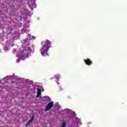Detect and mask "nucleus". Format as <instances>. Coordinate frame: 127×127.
<instances>
[{"mask_svg": "<svg viewBox=\"0 0 127 127\" xmlns=\"http://www.w3.org/2000/svg\"><path fill=\"white\" fill-rule=\"evenodd\" d=\"M34 120V116H32V118L30 119V120L26 124L25 127H28L30 124L33 122Z\"/></svg>", "mask_w": 127, "mask_h": 127, "instance_id": "4", "label": "nucleus"}, {"mask_svg": "<svg viewBox=\"0 0 127 127\" xmlns=\"http://www.w3.org/2000/svg\"><path fill=\"white\" fill-rule=\"evenodd\" d=\"M55 78H56L57 79H60V75H59V74L56 75Z\"/></svg>", "mask_w": 127, "mask_h": 127, "instance_id": "6", "label": "nucleus"}, {"mask_svg": "<svg viewBox=\"0 0 127 127\" xmlns=\"http://www.w3.org/2000/svg\"><path fill=\"white\" fill-rule=\"evenodd\" d=\"M62 127H66V123L65 122H63L62 125Z\"/></svg>", "mask_w": 127, "mask_h": 127, "instance_id": "7", "label": "nucleus"}, {"mask_svg": "<svg viewBox=\"0 0 127 127\" xmlns=\"http://www.w3.org/2000/svg\"><path fill=\"white\" fill-rule=\"evenodd\" d=\"M23 52H26V51H25V50H24L23 51Z\"/></svg>", "mask_w": 127, "mask_h": 127, "instance_id": "8", "label": "nucleus"}, {"mask_svg": "<svg viewBox=\"0 0 127 127\" xmlns=\"http://www.w3.org/2000/svg\"><path fill=\"white\" fill-rule=\"evenodd\" d=\"M41 95V90L39 88H38L37 92V97L38 98L39 96Z\"/></svg>", "mask_w": 127, "mask_h": 127, "instance_id": "5", "label": "nucleus"}, {"mask_svg": "<svg viewBox=\"0 0 127 127\" xmlns=\"http://www.w3.org/2000/svg\"><path fill=\"white\" fill-rule=\"evenodd\" d=\"M84 61L88 66H90L93 64V62L90 60V59H84Z\"/></svg>", "mask_w": 127, "mask_h": 127, "instance_id": "3", "label": "nucleus"}, {"mask_svg": "<svg viewBox=\"0 0 127 127\" xmlns=\"http://www.w3.org/2000/svg\"><path fill=\"white\" fill-rule=\"evenodd\" d=\"M53 102H51L48 103L47 106L46 107V109H45V112H47V111H49L53 107Z\"/></svg>", "mask_w": 127, "mask_h": 127, "instance_id": "2", "label": "nucleus"}, {"mask_svg": "<svg viewBox=\"0 0 127 127\" xmlns=\"http://www.w3.org/2000/svg\"><path fill=\"white\" fill-rule=\"evenodd\" d=\"M42 45L41 54L42 56H45V54H47L48 50L51 47V42L48 40H46L42 42Z\"/></svg>", "mask_w": 127, "mask_h": 127, "instance_id": "1", "label": "nucleus"}, {"mask_svg": "<svg viewBox=\"0 0 127 127\" xmlns=\"http://www.w3.org/2000/svg\"><path fill=\"white\" fill-rule=\"evenodd\" d=\"M26 54H27V53H25V54L23 55L24 56H25V55H26Z\"/></svg>", "mask_w": 127, "mask_h": 127, "instance_id": "9", "label": "nucleus"}]
</instances>
